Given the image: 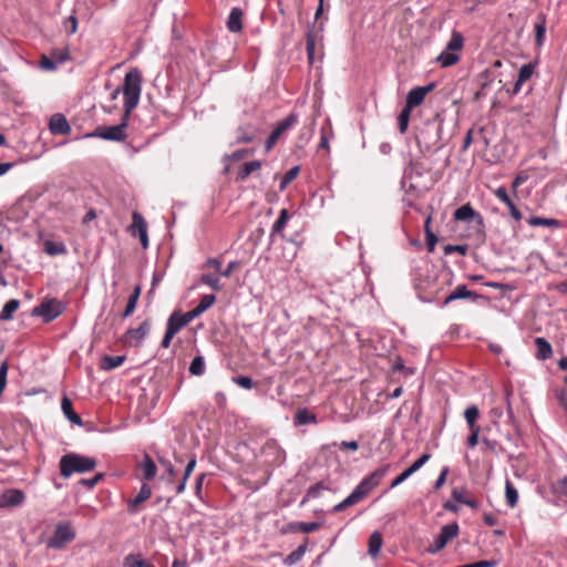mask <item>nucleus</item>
Returning <instances> with one entry per match:
<instances>
[{
    "instance_id": "f257e3e1",
    "label": "nucleus",
    "mask_w": 567,
    "mask_h": 567,
    "mask_svg": "<svg viewBox=\"0 0 567 567\" xmlns=\"http://www.w3.org/2000/svg\"><path fill=\"white\" fill-rule=\"evenodd\" d=\"M391 465L385 464L378 467L371 474L365 476L352 491V493L347 496L342 502L338 503L333 506L332 512L339 513L346 509L349 506H353L358 504L361 499H363L374 487H377L383 477L390 471Z\"/></svg>"
},
{
    "instance_id": "f03ea898",
    "label": "nucleus",
    "mask_w": 567,
    "mask_h": 567,
    "mask_svg": "<svg viewBox=\"0 0 567 567\" xmlns=\"http://www.w3.org/2000/svg\"><path fill=\"white\" fill-rule=\"evenodd\" d=\"M443 132V121L439 117L430 120L423 124L415 135L416 144L421 153H427L432 150H441Z\"/></svg>"
},
{
    "instance_id": "7ed1b4c3",
    "label": "nucleus",
    "mask_w": 567,
    "mask_h": 567,
    "mask_svg": "<svg viewBox=\"0 0 567 567\" xmlns=\"http://www.w3.org/2000/svg\"><path fill=\"white\" fill-rule=\"evenodd\" d=\"M142 90V74L138 69L130 70L124 78V111L131 114L137 106Z\"/></svg>"
},
{
    "instance_id": "20e7f679",
    "label": "nucleus",
    "mask_w": 567,
    "mask_h": 567,
    "mask_svg": "<svg viewBox=\"0 0 567 567\" xmlns=\"http://www.w3.org/2000/svg\"><path fill=\"white\" fill-rule=\"evenodd\" d=\"M96 466L94 458L79 454H65L60 460V473L70 477L73 473H86Z\"/></svg>"
},
{
    "instance_id": "39448f33",
    "label": "nucleus",
    "mask_w": 567,
    "mask_h": 567,
    "mask_svg": "<svg viewBox=\"0 0 567 567\" xmlns=\"http://www.w3.org/2000/svg\"><path fill=\"white\" fill-rule=\"evenodd\" d=\"M131 114H124L122 116L121 123L113 126H100L95 130L94 133L87 134V137H100L106 141H124L126 138V127L128 125V118Z\"/></svg>"
},
{
    "instance_id": "423d86ee",
    "label": "nucleus",
    "mask_w": 567,
    "mask_h": 567,
    "mask_svg": "<svg viewBox=\"0 0 567 567\" xmlns=\"http://www.w3.org/2000/svg\"><path fill=\"white\" fill-rule=\"evenodd\" d=\"M75 538V533L69 522H59L55 526L52 537L47 542V547L52 549H61L65 544Z\"/></svg>"
},
{
    "instance_id": "0eeeda50",
    "label": "nucleus",
    "mask_w": 567,
    "mask_h": 567,
    "mask_svg": "<svg viewBox=\"0 0 567 567\" xmlns=\"http://www.w3.org/2000/svg\"><path fill=\"white\" fill-rule=\"evenodd\" d=\"M64 303L53 298L42 301L32 310V315L42 317L44 322H51L58 318L64 311Z\"/></svg>"
},
{
    "instance_id": "6e6552de",
    "label": "nucleus",
    "mask_w": 567,
    "mask_h": 567,
    "mask_svg": "<svg viewBox=\"0 0 567 567\" xmlns=\"http://www.w3.org/2000/svg\"><path fill=\"white\" fill-rule=\"evenodd\" d=\"M457 534H458V525H457V523L454 522V523L444 525L441 528L440 534L435 537L433 543L429 546L427 551L430 554L439 553L440 550H442L446 546V544L451 539L456 537Z\"/></svg>"
},
{
    "instance_id": "1a4fd4ad",
    "label": "nucleus",
    "mask_w": 567,
    "mask_h": 567,
    "mask_svg": "<svg viewBox=\"0 0 567 567\" xmlns=\"http://www.w3.org/2000/svg\"><path fill=\"white\" fill-rule=\"evenodd\" d=\"M297 122H298V115L296 113L289 114L285 120L279 122L266 141V145H265L266 151L267 152L270 151L277 143L280 135L284 132H286L287 130L295 126L297 124Z\"/></svg>"
},
{
    "instance_id": "9d476101",
    "label": "nucleus",
    "mask_w": 567,
    "mask_h": 567,
    "mask_svg": "<svg viewBox=\"0 0 567 567\" xmlns=\"http://www.w3.org/2000/svg\"><path fill=\"white\" fill-rule=\"evenodd\" d=\"M151 330V322L148 320L143 321L137 328L130 329L126 331L124 338L125 343L131 347H138L144 341L145 337Z\"/></svg>"
},
{
    "instance_id": "9b49d317",
    "label": "nucleus",
    "mask_w": 567,
    "mask_h": 567,
    "mask_svg": "<svg viewBox=\"0 0 567 567\" xmlns=\"http://www.w3.org/2000/svg\"><path fill=\"white\" fill-rule=\"evenodd\" d=\"M132 218H133V224L131 226L132 234L138 235L141 245L143 246V248H147L148 247L147 224H146L144 217L140 213L134 212L132 215Z\"/></svg>"
},
{
    "instance_id": "f8f14e48",
    "label": "nucleus",
    "mask_w": 567,
    "mask_h": 567,
    "mask_svg": "<svg viewBox=\"0 0 567 567\" xmlns=\"http://www.w3.org/2000/svg\"><path fill=\"white\" fill-rule=\"evenodd\" d=\"M433 87H434V84L431 83L425 86H416V87L412 89L406 95L405 107L412 110L413 107L419 106L423 102L425 95L430 91H432Z\"/></svg>"
},
{
    "instance_id": "ddd939ff",
    "label": "nucleus",
    "mask_w": 567,
    "mask_h": 567,
    "mask_svg": "<svg viewBox=\"0 0 567 567\" xmlns=\"http://www.w3.org/2000/svg\"><path fill=\"white\" fill-rule=\"evenodd\" d=\"M49 128L53 135H66L71 132L66 117L61 113H55L51 116Z\"/></svg>"
},
{
    "instance_id": "4468645a",
    "label": "nucleus",
    "mask_w": 567,
    "mask_h": 567,
    "mask_svg": "<svg viewBox=\"0 0 567 567\" xmlns=\"http://www.w3.org/2000/svg\"><path fill=\"white\" fill-rule=\"evenodd\" d=\"M495 196L503 202L508 210L511 216L516 220L519 221L523 218L522 213L518 210V208L515 206L514 202L511 199V197L507 194V190L505 187L501 186L497 187L494 192Z\"/></svg>"
},
{
    "instance_id": "2eb2a0df",
    "label": "nucleus",
    "mask_w": 567,
    "mask_h": 567,
    "mask_svg": "<svg viewBox=\"0 0 567 567\" xmlns=\"http://www.w3.org/2000/svg\"><path fill=\"white\" fill-rule=\"evenodd\" d=\"M152 495V489L147 484H143L138 494L135 498L130 499L127 502V509L131 514H134L137 512L138 505L147 501Z\"/></svg>"
},
{
    "instance_id": "dca6fc26",
    "label": "nucleus",
    "mask_w": 567,
    "mask_h": 567,
    "mask_svg": "<svg viewBox=\"0 0 567 567\" xmlns=\"http://www.w3.org/2000/svg\"><path fill=\"white\" fill-rule=\"evenodd\" d=\"M536 354L535 357L538 360H547L553 355V348L550 343L543 337H537L535 339Z\"/></svg>"
},
{
    "instance_id": "f3484780",
    "label": "nucleus",
    "mask_w": 567,
    "mask_h": 567,
    "mask_svg": "<svg viewBox=\"0 0 567 567\" xmlns=\"http://www.w3.org/2000/svg\"><path fill=\"white\" fill-rule=\"evenodd\" d=\"M241 18H243L241 9L233 8L230 10L228 21H227V28L230 32L236 33V32H239L243 30Z\"/></svg>"
},
{
    "instance_id": "a211bd4d",
    "label": "nucleus",
    "mask_w": 567,
    "mask_h": 567,
    "mask_svg": "<svg viewBox=\"0 0 567 567\" xmlns=\"http://www.w3.org/2000/svg\"><path fill=\"white\" fill-rule=\"evenodd\" d=\"M25 499L24 493L20 489H9L3 493L2 501L6 505L18 506L21 505Z\"/></svg>"
},
{
    "instance_id": "6ab92c4d",
    "label": "nucleus",
    "mask_w": 567,
    "mask_h": 567,
    "mask_svg": "<svg viewBox=\"0 0 567 567\" xmlns=\"http://www.w3.org/2000/svg\"><path fill=\"white\" fill-rule=\"evenodd\" d=\"M61 409L65 417L73 424L82 425V419L73 410L72 402L64 396L61 401Z\"/></svg>"
},
{
    "instance_id": "aec40b11",
    "label": "nucleus",
    "mask_w": 567,
    "mask_h": 567,
    "mask_svg": "<svg viewBox=\"0 0 567 567\" xmlns=\"http://www.w3.org/2000/svg\"><path fill=\"white\" fill-rule=\"evenodd\" d=\"M472 296L473 292L465 285H460L444 299L443 303L446 306L455 300L471 298Z\"/></svg>"
},
{
    "instance_id": "412c9836",
    "label": "nucleus",
    "mask_w": 567,
    "mask_h": 567,
    "mask_svg": "<svg viewBox=\"0 0 567 567\" xmlns=\"http://www.w3.org/2000/svg\"><path fill=\"white\" fill-rule=\"evenodd\" d=\"M140 467L146 481L153 480L157 473L156 464L148 455L144 456L143 461L140 464Z\"/></svg>"
},
{
    "instance_id": "4be33fe9",
    "label": "nucleus",
    "mask_w": 567,
    "mask_h": 567,
    "mask_svg": "<svg viewBox=\"0 0 567 567\" xmlns=\"http://www.w3.org/2000/svg\"><path fill=\"white\" fill-rule=\"evenodd\" d=\"M295 425H306L317 423L316 414L309 412L307 409H299L293 417Z\"/></svg>"
},
{
    "instance_id": "5701e85b",
    "label": "nucleus",
    "mask_w": 567,
    "mask_h": 567,
    "mask_svg": "<svg viewBox=\"0 0 567 567\" xmlns=\"http://www.w3.org/2000/svg\"><path fill=\"white\" fill-rule=\"evenodd\" d=\"M185 326L187 324L182 318V313L179 311H174L167 320L166 329L176 334Z\"/></svg>"
},
{
    "instance_id": "b1692460",
    "label": "nucleus",
    "mask_w": 567,
    "mask_h": 567,
    "mask_svg": "<svg viewBox=\"0 0 567 567\" xmlns=\"http://www.w3.org/2000/svg\"><path fill=\"white\" fill-rule=\"evenodd\" d=\"M528 225L532 227H554L557 228L560 226V221L555 218H545L539 216H532L527 220Z\"/></svg>"
},
{
    "instance_id": "393cba45",
    "label": "nucleus",
    "mask_w": 567,
    "mask_h": 567,
    "mask_svg": "<svg viewBox=\"0 0 567 567\" xmlns=\"http://www.w3.org/2000/svg\"><path fill=\"white\" fill-rule=\"evenodd\" d=\"M19 307H20V301L18 299H11L8 302H6L0 312V320H2V321L11 320L13 317V313L19 309Z\"/></svg>"
},
{
    "instance_id": "a878e982",
    "label": "nucleus",
    "mask_w": 567,
    "mask_h": 567,
    "mask_svg": "<svg viewBox=\"0 0 567 567\" xmlns=\"http://www.w3.org/2000/svg\"><path fill=\"white\" fill-rule=\"evenodd\" d=\"M307 551V543L299 545L293 551H291L285 559L286 566H293L300 561Z\"/></svg>"
},
{
    "instance_id": "bb28decb",
    "label": "nucleus",
    "mask_w": 567,
    "mask_h": 567,
    "mask_svg": "<svg viewBox=\"0 0 567 567\" xmlns=\"http://www.w3.org/2000/svg\"><path fill=\"white\" fill-rule=\"evenodd\" d=\"M43 250L50 256H56L65 254L66 247L61 241L45 240L43 244Z\"/></svg>"
},
{
    "instance_id": "cd10ccee",
    "label": "nucleus",
    "mask_w": 567,
    "mask_h": 567,
    "mask_svg": "<svg viewBox=\"0 0 567 567\" xmlns=\"http://www.w3.org/2000/svg\"><path fill=\"white\" fill-rule=\"evenodd\" d=\"M476 215L475 210L470 204L463 205L454 212V219L461 221H468Z\"/></svg>"
},
{
    "instance_id": "c85d7f7f",
    "label": "nucleus",
    "mask_w": 567,
    "mask_h": 567,
    "mask_svg": "<svg viewBox=\"0 0 567 567\" xmlns=\"http://www.w3.org/2000/svg\"><path fill=\"white\" fill-rule=\"evenodd\" d=\"M289 218H290V216H289L288 210L286 208L281 209L280 214H279V217L277 218V220L272 225L271 236H274L276 234H281L284 228L286 227Z\"/></svg>"
},
{
    "instance_id": "c756f323",
    "label": "nucleus",
    "mask_w": 567,
    "mask_h": 567,
    "mask_svg": "<svg viewBox=\"0 0 567 567\" xmlns=\"http://www.w3.org/2000/svg\"><path fill=\"white\" fill-rule=\"evenodd\" d=\"M382 546V535L380 532H373L369 537V554L375 557Z\"/></svg>"
},
{
    "instance_id": "7c9ffc66",
    "label": "nucleus",
    "mask_w": 567,
    "mask_h": 567,
    "mask_svg": "<svg viewBox=\"0 0 567 567\" xmlns=\"http://www.w3.org/2000/svg\"><path fill=\"white\" fill-rule=\"evenodd\" d=\"M261 167L260 161H251L244 164L243 168L238 172L237 179L245 181L252 172Z\"/></svg>"
},
{
    "instance_id": "2f4dec72",
    "label": "nucleus",
    "mask_w": 567,
    "mask_h": 567,
    "mask_svg": "<svg viewBox=\"0 0 567 567\" xmlns=\"http://www.w3.org/2000/svg\"><path fill=\"white\" fill-rule=\"evenodd\" d=\"M124 567H154L138 554H130L124 559Z\"/></svg>"
},
{
    "instance_id": "473e14b6",
    "label": "nucleus",
    "mask_w": 567,
    "mask_h": 567,
    "mask_svg": "<svg viewBox=\"0 0 567 567\" xmlns=\"http://www.w3.org/2000/svg\"><path fill=\"white\" fill-rule=\"evenodd\" d=\"M437 62L443 66V68H447V66H451L453 64H455L458 60H460V56L455 53V52H452V51H449V50H444L439 56H437Z\"/></svg>"
},
{
    "instance_id": "72a5a7b5",
    "label": "nucleus",
    "mask_w": 567,
    "mask_h": 567,
    "mask_svg": "<svg viewBox=\"0 0 567 567\" xmlns=\"http://www.w3.org/2000/svg\"><path fill=\"white\" fill-rule=\"evenodd\" d=\"M505 496H506V503L509 507L514 508L517 505L518 502V492L514 487L511 481H506L505 484Z\"/></svg>"
},
{
    "instance_id": "f704fd0d",
    "label": "nucleus",
    "mask_w": 567,
    "mask_h": 567,
    "mask_svg": "<svg viewBox=\"0 0 567 567\" xmlns=\"http://www.w3.org/2000/svg\"><path fill=\"white\" fill-rule=\"evenodd\" d=\"M200 282L203 285L208 286L214 291H220L223 289V285L220 282V279L217 276L212 275V274H203L200 276Z\"/></svg>"
},
{
    "instance_id": "c9c22d12",
    "label": "nucleus",
    "mask_w": 567,
    "mask_h": 567,
    "mask_svg": "<svg viewBox=\"0 0 567 567\" xmlns=\"http://www.w3.org/2000/svg\"><path fill=\"white\" fill-rule=\"evenodd\" d=\"M463 35L457 31H453L445 49L456 53V51H460L463 48Z\"/></svg>"
},
{
    "instance_id": "e433bc0d",
    "label": "nucleus",
    "mask_w": 567,
    "mask_h": 567,
    "mask_svg": "<svg viewBox=\"0 0 567 567\" xmlns=\"http://www.w3.org/2000/svg\"><path fill=\"white\" fill-rule=\"evenodd\" d=\"M125 360L123 355H106L102 360V368L104 370H112L120 367Z\"/></svg>"
},
{
    "instance_id": "4c0bfd02",
    "label": "nucleus",
    "mask_w": 567,
    "mask_h": 567,
    "mask_svg": "<svg viewBox=\"0 0 567 567\" xmlns=\"http://www.w3.org/2000/svg\"><path fill=\"white\" fill-rule=\"evenodd\" d=\"M478 414L480 412L476 405H471L464 411V417L470 429H480V426L475 424Z\"/></svg>"
},
{
    "instance_id": "58836bf2",
    "label": "nucleus",
    "mask_w": 567,
    "mask_h": 567,
    "mask_svg": "<svg viewBox=\"0 0 567 567\" xmlns=\"http://www.w3.org/2000/svg\"><path fill=\"white\" fill-rule=\"evenodd\" d=\"M189 372L193 375H203L205 372V361L202 355L195 357L189 364Z\"/></svg>"
},
{
    "instance_id": "ea45409f",
    "label": "nucleus",
    "mask_w": 567,
    "mask_h": 567,
    "mask_svg": "<svg viewBox=\"0 0 567 567\" xmlns=\"http://www.w3.org/2000/svg\"><path fill=\"white\" fill-rule=\"evenodd\" d=\"M320 526L319 522H299L296 524L295 530L309 534L319 529Z\"/></svg>"
},
{
    "instance_id": "a19ab883",
    "label": "nucleus",
    "mask_w": 567,
    "mask_h": 567,
    "mask_svg": "<svg viewBox=\"0 0 567 567\" xmlns=\"http://www.w3.org/2000/svg\"><path fill=\"white\" fill-rule=\"evenodd\" d=\"M411 110L405 107L401 111L398 116V124L400 133H405L409 126Z\"/></svg>"
},
{
    "instance_id": "79ce46f5",
    "label": "nucleus",
    "mask_w": 567,
    "mask_h": 567,
    "mask_svg": "<svg viewBox=\"0 0 567 567\" xmlns=\"http://www.w3.org/2000/svg\"><path fill=\"white\" fill-rule=\"evenodd\" d=\"M51 56L58 64H62L70 60V50L68 47L55 49L51 52Z\"/></svg>"
},
{
    "instance_id": "37998d69",
    "label": "nucleus",
    "mask_w": 567,
    "mask_h": 567,
    "mask_svg": "<svg viewBox=\"0 0 567 567\" xmlns=\"http://www.w3.org/2000/svg\"><path fill=\"white\" fill-rule=\"evenodd\" d=\"M299 174V166L291 167L281 178L280 190H284Z\"/></svg>"
},
{
    "instance_id": "c03bdc74",
    "label": "nucleus",
    "mask_w": 567,
    "mask_h": 567,
    "mask_svg": "<svg viewBox=\"0 0 567 567\" xmlns=\"http://www.w3.org/2000/svg\"><path fill=\"white\" fill-rule=\"evenodd\" d=\"M216 301V297L213 293L205 295L200 299L199 303L196 306L197 310L204 313L207 309H209Z\"/></svg>"
},
{
    "instance_id": "a18cd8bd",
    "label": "nucleus",
    "mask_w": 567,
    "mask_h": 567,
    "mask_svg": "<svg viewBox=\"0 0 567 567\" xmlns=\"http://www.w3.org/2000/svg\"><path fill=\"white\" fill-rule=\"evenodd\" d=\"M533 73H534V65L533 64H530V63L523 64L519 68L518 78L517 79L519 80V82H526L528 79H530Z\"/></svg>"
},
{
    "instance_id": "49530a36",
    "label": "nucleus",
    "mask_w": 567,
    "mask_h": 567,
    "mask_svg": "<svg viewBox=\"0 0 567 567\" xmlns=\"http://www.w3.org/2000/svg\"><path fill=\"white\" fill-rule=\"evenodd\" d=\"M315 35L309 32L307 34V39H306V50H307V54H308V60L310 63L313 62V56H315Z\"/></svg>"
},
{
    "instance_id": "de8ad7c7",
    "label": "nucleus",
    "mask_w": 567,
    "mask_h": 567,
    "mask_svg": "<svg viewBox=\"0 0 567 567\" xmlns=\"http://www.w3.org/2000/svg\"><path fill=\"white\" fill-rule=\"evenodd\" d=\"M9 364L7 361H3L0 364V396L2 395L6 385H7V375H8Z\"/></svg>"
},
{
    "instance_id": "09e8293b",
    "label": "nucleus",
    "mask_w": 567,
    "mask_h": 567,
    "mask_svg": "<svg viewBox=\"0 0 567 567\" xmlns=\"http://www.w3.org/2000/svg\"><path fill=\"white\" fill-rule=\"evenodd\" d=\"M63 27L69 34H74L78 30V19L74 16L68 17L63 21Z\"/></svg>"
},
{
    "instance_id": "8fccbe9b",
    "label": "nucleus",
    "mask_w": 567,
    "mask_h": 567,
    "mask_svg": "<svg viewBox=\"0 0 567 567\" xmlns=\"http://www.w3.org/2000/svg\"><path fill=\"white\" fill-rule=\"evenodd\" d=\"M58 63L53 60L52 56L42 55L40 61V66L45 71H54L58 68Z\"/></svg>"
},
{
    "instance_id": "3c124183",
    "label": "nucleus",
    "mask_w": 567,
    "mask_h": 567,
    "mask_svg": "<svg viewBox=\"0 0 567 567\" xmlns=\"http://www.w3.org/2000/svg\"><path fill=\"white\" fill-rule=\"evenodd\" d=\"M233 381H234V383L241 386L243 389L250 390L254 386V382H252L251 378L246 377V375L235 377V378H233Z\"/></svg>"
},
{
    "instance_id": "603ef678",
    "label": "nucleus",
    "mask_w": 567,
    "mask_h": 567,
    "mask_svg": "<svg viewBox=\"0 0 567 567\" xmlns=\"http://www.w3.org/2000/svg\"><path fill=\"white\" fill-rule=\"evenodd\" d=\"M327 489V487L323 485V483H317L309 487L307 492L308 498H317L320 496L321 492Z\"/></svg>"
},
{
    "instance_id": "864d4df0",
    "label": "nucleus",
    "mask_w": 567,
    "mask_h": 567,
    "mask_svg": "<svg viewBox=\"0 0 567 567\" xmlns=\"http://www.w3.org/2000/svg\"><path fill=\"white\" fill-rule=\"evenodd\" d=\"M467 251L466 245H446L444 247V254L451 255L453 252H460L461 255H465Z\"/></svg>"
},
{
    "instance_id": "5fc2aeb1",
    "label": "nucleus",
    "mask_w": 567,
    "mask_h": 567,
    "mask_svg": "<svg viewBox=\"0 0 567 567\" xmlns=\"http://www.w3.org/2000/svg\"><path fill=\"white\" fill-rule=\"evenodd\" d=\"M425 235H426L427 250L430 252H433L435 249L436 243H437V237L431 229H427V234H425Z\"/></svg>"
},
{
    "instance_id": "6e6d98bb",
    "label": "nucleus",
    "mask_w": 567,
    "mask_h": 567,
    "mask_svg": "<svg viewBox=\"0 0 567 567\" xmlns=\"http://www.w3.org/2000/svg\"><path fill=\"white\" fill-rule=\"evenodd\" d=\"M449 472H450V470H449V467H447V466H444V467L441 470V473H440L439 477L436 478V481H435V483H434V488H435V489H439V488H441V487L444 485V483H445V481H446V476H447Z\"/></svg>"
},
{
    "instance_id": "4d7b16f0",
    "label": "nucleus",
    "mask_w": 567,
    "mask_h": 567,
    "mask_svg": "<svg viewBox=\"0 0 567 567\" xmlns=\"http://www.w3.org/2000/svg\"><path fill=\"white\" fill-rule=\"evenodd\" d=\"M480 430L481 429H470L471 434L467 437V445H468V447L473 449V447H475L477 445Z\"/></svg>"
},
{
    "instance_id": "13d9d810",
    "label": "nucleus",
    "mask_w": 567,
    "mask_h": 567,
    "mask_svg": "<svg viewBox=\"0 0 567 567\" xmlns=\"http://www.w3.org/2000/svg\"><path fill=\"white\" fill-rule=\"evenodd\" d=\"M200 315H202V312L197 310V307H195L194 309H192L185 313H182V318L184 319L186 324H188L190 321H193L195 318L199 317Z\"/></svg>"
},
{
    "instance_id": "bf43d9fd",
    "label": "nucleus",
    "mask_w": 567,
    "mask_h": 567,
    "mask_svg": "<svg viewBox=\"0 0 567 567\" xmlns=\"http://www.w3.org/2000/svg\"><path fill=\"white\" fill-rule=\"evenodd\" d=\"M136 305H137V300L136 299L128 298L126 307H125V310L123 312V317L124 318L130 317L134 312V310L136 308Z\"/></svg>"
},
{
    "instance_id": "052dcab7",
    "label": "nucleus",
    "mask_w": 567,
    "mask_h": 567,
    "mask_svg": "<svg viewBox=\"0 0 567 567\" xmlns=\"http://www.w3.org/2000/svg\"><path fill=\"white\" fill-rule=\"evenodd\" d=\"M465 494H466V489L465 488H454L452 491V497L461 503V504H464L466 497H465Z\"/></svg>"
},
{
    "instance_id": "680f3d73",
    "label": "nucleus",
    "mask_w": 567,
    "mask_h": 567,
    "mask_svg": "<svg viewBox=\"0 0 567 567\" xmlns=\"http://www.w3.org/2000/svg\"><path fill=\"white\" fill-rule=\"evenodd\" d=\"M196 463H197V461H196V456H195V455H193V456L189 458V461H188V463H187V465H186V467H185V472H184V478H185V480H188V477L192 475V473H193L194 468L196 467Z\"/></svg>"
},
{
    "instance_id": "e2e57ef3",
    "label": "nucleus",
    "mask_w": 567,
    "mask_h": 567,
    "mask_svg": "<svg viewBox=\"0 0 567 567\" xmlns=\"http://www.w3.org/2000/svg\"><path fill=\"white\" fill-rule=\"evenodd\" d=\"M204 267L213 268L217 272H220L221 269V261L217 258H208L206 262L204 264Z\"/></svg>"
},
{
    "instance_id": "0e129e2a",
    "label": "nucleus",
    "mask_w": 567,
    "mask_h": 567,
    "mask_svg": "<svg viewBox=\"0 0 567 567\" xmlns=\"http://www.w3.org/2000/svg\"><path fill=\"white\" fill-rule=\"evenodd\" d=\"M237 266H238V262H237V261H230L224 270H223V269H220V272H219V274H220L223 277L228 278V277H230V276H231L233 271L237 268Z\"/></svg>"
},
{
    "instance_id": "69168bd1",
    "label": "nucleus",
    "mask_w": 567,
    "mask_h": 567,
    "mask_svg": "<svg viewBox=\"0 0 567 567\" xmlns=\"http://www.w3.org/2000/svg\"><path fill=\"white\" fill-rule=\"evenodd\" d=\"M430 458L431 454L424 453L416 461H414L412 465L419 471Z\"/></svg>"
},
{
    "instance_id": "338daca9",
    "label": "nucleus",
    "mask_w": 567,
    "mask_h": 567,
    "mask_svg": "<svg viewBox=\"0 0 567 567\" xmlns=\"http://www.w3.org/2000/svg\"><path fill=\"white\" fill-rule=\"evenodd\" d=\"M410 476L405 471H403L400 475H398L390 484V488H394L406 481Z\"/></svg>"
},
{
    "instance_id": "774afa93",
    "label": "nucleus",
    "mask_w": 567,
    "mask_h": 567,
    "mask_svg": "<svg viewBox=\"0 0 567 567\" xmlns=\"http://www.w3.org/2000/svg\"><path fill=\"white\" fill-rule=\"evenodd\" d=\"M557 401L560 404V406L564 408V410L567 413V392L565 390H560L557 393Z\"/></svg>"
}]
</instances>
